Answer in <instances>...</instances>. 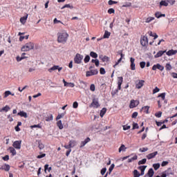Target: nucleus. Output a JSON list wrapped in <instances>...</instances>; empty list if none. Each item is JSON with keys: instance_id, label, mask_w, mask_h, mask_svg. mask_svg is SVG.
<instances>
[{"instance_id": "393cba45", "label": "nucleus", "mask_w": 177, "mask_h": 177, "mask_svg": "<svg viewBox=\"0 0 177 177\" xmlns=\"http://www.w3.org/2000/svg\"><path fill=\"white\" fill-rule=\"evenodd\" d=\"M107 111V109L106 108H102V109L100 111V115L101 118H103L104 116V114H106Z\"/></svg>"}, {"instance_id": "de8ad7c7", "label": "nucleus", "mask_w": 177, "mask_h": 177, "mask_svg": "<svg viewBox=\"0 0 177 177\" xmlns=\"http://www.w3.org/2000/svg\"><path fill=\"white\" fill-rule=\"evenodd\" d=\"M89 60H91V57L89 55H86L84 59V63H89Z\"/></svg>"}, {"instance_id": "603ef678", "label": "nucleus", "mask_w": 177, "mask_h": 177, "mask_svg": "<svg viewBox=\"0 0 177 177\" xmlns=\"http://www.w3.org/2000/svg\"><path fill=\"white\" fill-rule=\"evenodd\" d=\"M153 20H154V17H149L147 18L145 23H150L151 21H153Z\"/></svg>"}, {"instance_id": "9d476101", "label": "nucleus", "mask_w": 177, "mask_h": 177, "mask_svg": "<svg viewBox=\"0 0 177 177\" xmlns=\"http://www.w3.org/2000/svg\"><path fill=\"white\" fill-rule=\"evenodd\" d=\"M138 105H139V101L131 100L129 107L130 109H133L134 107H136V106H138Z\"/></svg>"}, {"instance_id": "aec40b11", "label": "nucleus", "mask_w": 177, "mask_h": 177, "mask_svg": "<svg viewBox=\"0 0 177 177\" xmlns=\"http://www.w3.org/2000/svg\"><path fill=\"white\" fill-rule=\"evenodd\" d=\"M9 110H10V106L6 105L4 107H3L1 109H0V113H2L3 111H5V113H8Z\"/></svg>"}, {"instance_id": "f3484780", "label": "nucleus", "mask_w": 177, "mask_h": 177, "mask_svg": "<svg viewBox=\"0 0 177 177\" xmlns=\"http://www.w3.org/2000/svg\"><path fill=\"white\" fill-rule=\"evenodd\" d=\"M0 169L6 171L8 172L10 170V166L9 165L5 164L0 167Z\"/></svg>"}, {"instance_id": "37998d69", "label": "nucleus", "mask_w": 177, "mask_h": 177, "mask_svg": "<svg viewBox=\"0 0 177 177\" xmlns=\"http://www.w3.org/2000/svg\"><path fill=\"white\" fill-rule=\"evenodd\" d=\"M17 62H21V60H24V59H27V57H20V56H17L16 57Z\"/></svg>"}, {"instance_id": "c756f323", "label": "nucleus", "mask_w": 177, "mask_h": 177, "mask_svg": "<svg viewBox=\"0 0 177 177\" xmlns=\"http://www.w3.org/2000/svg\"><path fill=\"white\" fill-rule=\"evenodd\" d=\"M166 176L167 175H174V172H172V169L171 168H169L167 169V170L165 171Z\"/></svg>"}, {"instance_id": "6e6d98bb", "label": "nucleus", "mask_w": 177, "mask_h": 177, "mask_svg": "<svg viewBox=\"0 0 177 177\" xmlns=\"http://www.w3.org/2000/svg\"><path fill=\"white\" fill-rule=\"evenodd\" d=\"M96 89V86H95V84H92L90 86V90L91 91V92H95Z\"/></svg>"}, {"instance_id": "4be33fe9", "label": "nucleus", "mask_w": 177, "mask_h": 177, "mask_svg": "<svg viewBox=\"0 0 177 177\" xmlns=\"http://www.w3.org/2000/svg\"><path fill=\"white\" fill-rule=\"evenodd\" d=\"M159 6L160 8H162V6H168V1L165 0L160 1Z\"/></svg>"}, {"instance_id": "2f4dec72", "label": "nucleus", "mask_w": 177, "mask_h": 177, "mask_svg": "<svg viewBox=\"0 0 177 177\" xmlns=\"http://www.w3.org/2000/svg\"><path fill=\"white\" fill-rule=\"evenodd\" d=\"M136 160H138V156L135 155L133 158H129L127 162H132V161H135Z\"/></svg>"}, {"instance_id": "72a5a7b5", "label": "nucleus", "mask_w": 177, "mask_h": 177, "mask_svg": "<svg viewBox=\"0 0 177 177\" xmlns=\"http://www.w3.org/2000/svg\"><path fill=\"white\" fill-rule=\"evenodd\" d=\"M27 17H28V15L25 17H21L20 22L22 23V24H24V23H26V20H27Z\"/></svg>"}, {"instance_id": "dca6fc26", "label": "nucleus", "mask_w": 177, "mask_h": 177, "mask_svg": "<svg viewBox=\"0 0 177 177\" xmlns=\"http://www.w3.org/2000/svg\"><path fill=\"white\" fill-rule=\"evenodd\" d=\"M167 50H159L156 55H154L155 59H157L158 57H161L164 55V53H166Z\"/></svg>"}, {"instance_id": "7ed1b4c3", "label": "nucleus", "mask_w": 177, "mask_h": 177, "mask_svg": "<svg viewBox=\"0 0 177 177\" xmlns=\"http://www.w3.org/2000/svg\"><path fill=\"white\" fill-rule=\"evenodd\" d=\"M89 107H93L94 109H99L100 104H99V98H93Z\"/></svg>"}, {"instance_id": "6e6552de", "label": "nucleus", "mask_w": 177, "mask_h": 177, "mask_svg": "<svg viewBox=\"0 0 177 177\" xmlns=\"http://www.w3.org/2000/svg\"><path fill=\"white\" fill-rule=\"evenodd\" d=\"M160 70V71H164V66L160 64H157L153 66L152 67V70L153 71H156V70Z\"/></svg>"}, {"instance_id": "ddd939ff", "label": "nucleus", "mask_w": 177, "mask_h": 177, "mask_svg": "<svg viewBox=\"0 0 177 177\" xmlns=\"http://www.w3.org/2000/svg\"><path fill=\"white\" fill-rule=\"evenodd\" d=\"M44 120L47 122H49V121H53V115L52 113L47 114V115L44 118Z\"/></svg>"}, {"instance_id": "ea45409f", "label": "nucleus", "mask_w": 177, "mask_h": 177, "mask_svg": "<svg viewBox=\"0 0 177 177\" xmlns=\"http://www.w3.org/2000/svg\"><path fill=\"white\" fill-rule=\"evenodd\" d=\"M57 126L58 127L59 129H63V124L62 123V120H59L57 122Z\"/></svg>"}, {"instance_id": "bb28decb", "label": "nucleus", "mask_w": 177, "mask_h": 177, "mask_svg": "<svg viewBox=\"0 0 177 177\" xmlns=\"http://www.w3.org/2000/svg\"><path fill=\"white\" fill-rule=\"evenodd\" d=\"M59 68V65H54L53 67L48 69L49 73H52V71H55Z\"/></svg>"}, {"instance_id": "0eeeda50", "label": "nucleus", "mask_w": 177, "mask_h": 177, "mask_svg": "<svg viewBox=\"0 0 177 177\" xmlns=\"http://www.w3.org/2000/svg\"><path fill=\"white\" fill-rule=\"evenodd\" d=\"M12 146L15 149L20 150L21 149V140H17L14 142Z\"/></svg>"}, {"instance_id": "a19ab883", "label": "nucleus", "mask_w": 177, "mask_h": 177, "mask_svg": "<svg viewBox=\"0 0 177 177\" xmlns=\"http://www.w3.org/2000/svg\"><path fill=\"white\" fill-rule=\"evenodd\" d=\"M66 8H69V9H74V7L70 4H65L61 9H66Z\"/></svg>"}, {"instance_id": "0e129e2a", "label": "nucleus", "mask_w": 177, "mask_h": 177, "mask_svg": "<svg viewBox=\"0 0 177 177\" xmlns=\"http://www.w3.org/2000/svg\"><path fill=\"white\" fill-rule=\"evenodd\" d=\"M147 150H149V148H147V147H143V148L140 149V151L141 153H145V151H147Z\"/></svg>"}, {"instance_id": "412c9836", "label": "nucleus", "mask_w": 177, "mask_h": 177, "mask_svg": "<svg viewBox=\"0 0 177 177\" xmlns=\"http://www.w3.org/2000/svg\"><path fill=\"white\" fill-rule=\"evenodd\" d=\"M148 34L149 37H153V39H157V38H158V35H157V33H153L152 31H149Z\"/></svg>"}, {"instance_id": "c03bdc74", "label": "nucleus", "mask_w": 177, "mask_h": 177, "mask_svg": "<svg viewBox=\"0 0 177 177\" xmlns=\"http://www.w3.org/2000/svg\"><path fill=\"white\" fill-rule=\"evenodd\" d=\"M91 63H95V65L96 67H99V59H92Z\"/></svg>"}, {"instance_id": "5fc2aeb1", "label": "nucleus", "mask_w": 177, "mask_h": 177, "mask_svg": "<svg viewBox=\"0 0 177 177\" xmlns=\"http://www.w3.org/2000/svg\"><path fill=\"white\" fill-rule=\"evenodd\" d=\"M133 129H139V124H138V123H133V128L132 130Z\"/></svg>"}, {"instance_id": "79ce46f5", "label": "nucleus", "mask_w": 177, "mask_h": 177, "mask_svg": "<svg viewBox=\"0 0 177 177\" xmlns=\"http://www.w3.org/2000/svg\"><path fill=\"white\" fill-rule=\"evenodd\" d=\"M160 167V163H155L153 165V168L155 169V171H157Z\"/></svg>"}, {"instance_id": "f8f14e48", "label": "nucleus", "mask_w": 177, "mask_h": 177, "mask_svg": "<svg viewBox=\"0 0 177 177\" xmlns=\"http://www.w3.org/2000/svg\"><path fill=\"white\" fill-rule=\"evenodd\" d=\"M91 142V138L89 137H87L84 141H82L80 143V149H82L86 145L87 143H89Z\"/></svg>"}, {"instance_id": "864d4df0", "label": "nucleus", "mask_w": 177, "mask_h": 177, "mask_svg": "<svg viewBox=\"0 0 177 177\" xmlns=\"http://www.w3.org/2000/svg\"><path fill=\"white\" fill-rule=\"evenodd\" d=\"M116 3H118V1H113V0H109L108 1V5H114V4H116Z\"/></svg>"}, {"instance_id": "49530a36", "label": "nucleus", "mask_w": 177, "mask_h": 177, "mask_svg": "<svg viewBox=\"0 0 177 177\" xmlns=\"http://www.w3.org/2000/svg\"><path fill=\"white\" fill-rule=\"evenodd\" d=\"M9 95H12V92H10V91H6L4 93V99H6V97H8V96H9Z\"/></svg>"}, {"instance_id": "bf43d9fd", "label": "nucleus", "mask_w": 177, "mask_h": 177, "mask_svg": "<svg viewBox=\"0 0 177 177\" xmlns=\"http://www.w3.org/2000/svg\"><path fill=\"white\" fill-rule=\"evenodd\" d=\"M140 66L141 68H145V67H146V62H140Z\"/></svg>"}, {"instance_id": "774afa93", "label": "nucleus", "mask_w": 177, "mask_h": 177, "mask_svg": "<svg viewBox=\"0 0 177 177\" xmlns=\"http://www.w3.org/2000/svg\"><path fill=\"white\" fill-rule=\"evenodd\" d=\"M109 60H110V58L106 55L102 59V62H109Z\"/></svg>"}, {"instance_id": "a211bd4d", "label": "nucleus", "mask_w": 177, "mask_h": 177, "mask_svg": "<svg viewBox=\"0 0 177 177\" xmlns=\"http://www.w3.org/2000/svg\"><path fill=\"white\" fill-rule=\"evenodd\" d=\"M17 115H19L20 117H24V118H28V115H27V113L24 112V111H21L17 113Z\"/></svg>"}, {"instance_id": "5701e85b", "label": "nucleus", "mask_w": 177, "mask_h": 177, "mask_svg": "<svg viewBox=\"0 0 177 177\" xmlns=\"http://www.w3.org/2000/svg\"><path fill=\"white\" fill-rule=\"evenodd\" d=\"M147 174L149 177H153L154 176V170L153 168L149 169Z\"/></svg>"}, {"instance_id": "2eb2a0df", "label": "nucleus", "mask_w": 177, "mask_h": 177, "mask_svg": "<svg viewBox=\"0 0 177 177\" xmlns=\"http://www.w3.org/2000/svg\"><path fill=\"white\" fill-rule=\"evenodd\" d=\"M143 85H145V80H139V82L136 84V88L140 89Z\"/></svg>"}, {"instance_id": "39448f33", "label": "nucleus", "mask_w": 177, "mask_h": 177, "mask_svg": "<svg viewBox=\"0 0 177 177\" xmlns=\"http://www.w3.org/2000/svg\"><path fill=\"white\" fill-rule=\"evenodd\" d=\"M97 74H99V71H97V69L91 70L86 71V77H92V75H97Z\"/></svg>"}, {"instance_id": "1a4fd4ad", "label": "nucleus", "mask_w": 177, "mask_h": 177, "mask_svg": "<svg viewBox=\"0 0 177 177\" xmlns=\"http://www.w3.org/2000/svg\"><path fill=\"white\" fill-rule=\"evenodd\" d=\"M130 63H131V65H130L131 70H132L133 71L136 70V65L135 64V58L131 57Z\"/></svg>"}, {"instance_id": "c9c22d12", "label": "nucleus", "mask_w": 177, "mask_h": 177, "mask_svg": "<svg viewBox=\"0 0 177 177\" xmlns=\"http://www.w3.org/2000/svg\"><path fill=\"white\" fill-rule=\"evenodd\" d=\"M133 177H140V173L136 169H135L133 171Z\"/></svg>"}, {"instance_id": "a878e982", "label": "nucleus", "mask_w": 177, "mask_h": 177, "mask_svg": "<svg viewBox=\"0 0 177 177\" xmlns=\"http://www.w3.org/2000/svg\"><path fill=\"white\" fill-rule=\"evenodd\" d=\"M10 152L12 153V156H16L17 153L16 152V149L13 148V147H9Z\"/></svg>"}, {"instance_id": "c85d7f7f", "label": "nucleus", "mask_w": 177, "mask_h": 177, "mask_svg": "<svg viewBox=\"0 0 177 177\" xmlns=\"http://www.w3.org/2000/svg\"><path fill=\"white\" fill-rule=\"evenodd\" d=\"M110 35H111V32L105 30V32L104 34L103 38L106 39V38H109L110 37Z\"/></svg>"}, {"instance_id": "4d7b16f0", "label": "nucleus", "mask_w": 177, "mask_h": 177, "mask_svg": "<svg viewBox=\"0 0 177 177\" xmlns=\"http://www.w3.org/2000/svg\"><path fill=\"white\" fill-rule=\"evenodd\" d=\"M100 73L102 75H104V74H106V70L104 69V68H100Z\"/></svg>"}, {"instance_id": "e433bc0d", "label": "nucleus", "mask_w": 177, "mask_h": 177, "mask_svg": "<svg viewBox=\"0 0 177 177\" xmlns=\"http://www.w3.org/2000/svg\"><path fill=\"white\" fill-rule=\"evenodd\" d=\"M147 161V159L143 158L142 160H141L138 162V165H143L146 164Z\"/></svg>"}, {"instance_id": "f704fd0d", "label": "nucleus", "mask_w": 177, "mask_h": 177, "mask_svg": "<svg viewBox=\"0 0 177 177\" xmlns=\"http://www.w3.org/2000/svg\"><path fill=\"white\" fill-rule=\"evenodd\" d=\"M38 147L39 149V150H42L45 148V145L41 142V141H39L38 142Z\"/></svg>"}, {"instance_id": "473e14b6", "label": "nucleus", "mask_w": 177, "mask_h": 177, "mask_svg": "<svg viewBox=\"0 0 177 177\" xmlns=\"http://www.w3.org/2000/svg\"><path fill=\"white\" fill-rule=\"evenodd\" d=\"M75 145H77V142H75V140H72L69 141V146L71 147H74L75 146Z\"/></svg>"}, {"instance_id": "e2e57ef3", "label": "nucleus", "mask_w": 177, "mask_h": 177, "mask_svg": "<svg viewBox=\"0 0 177 177\" xmlns=\"http://www.w3.org/2000/svg\"><path fill=\"white\" fill-rule=\"evenodd\" d=\"M128 129H131V127L128 124L123 126V130L124 131H128Z\"/></svg>"}, {"instance_id": "7c9ffc66", "label": "nucleus", "mask_w": 177, "mask_h": 177, "mask_svg": "<svg viewBox=\"0 0 177 177\" xmlns=\"http://www.w3.org/2000/svg\"><path fill=\"white\" fill-rule=\"evenodd\" d=\"M165 68H166L167 71H171V70H172V66H171V64L167 63L165 65Z\"/></svg>"}, {"instance_id": "423d86ee", "label": "nucleus", "mask_w": 177, "mask_h": 177, "mask_svg": "<svg viewBox=\"0 0 177 177\" xmlns=\"http://www.w3.org/2000/svg\"><path fill=\"white\" fill-rule=\"evenodd\" d=\"M140 44L142 46H146L147 44H149V39L147 38V36H143L140 39Z\"/></svg>"}, {"instance_id": "4468645a", "label": "nucleus", "mask_w": 177, "mask_h": 177, "mask_svg": "<svg viewBox=\"0 0 177 177\" xmlns=\"http://www.w3.org/2000/svg\"><path fill=\"white\" fill-rule=\"evenodd\" d=\"M157 154H158V151H155V152H153L151 153H149L147 156V158L148 160H151V158H154V157H156L157 156Z\"/></svg>"}, {"instance_id": "b1692460", "label": "nucleus", "mask_w": 177, "mask_h": 177, "mask_svg": "<svg viewBox=\"0 0 177 177\" xmlns=\"http://www.w3.org/2000/svg\"><path fill=\"white\" fill-rule=\"evenodd\" d=\"M46 171L50 172L52 171V167H49V165L46 164L44 165V172L46 174Z\"/></svg>"}, {"instance_id": "6ab92c4d", "label": "nucleus", "mask_w": 177, "mask_h": 177, "mask_svg": "<svg viewBox=\"0 0 177 177\" xmlns=\"http://www.w3.org/2000/svg\"><path fill=\"white\" fill-rule=\"evenodd\" d=\"M177 50H169L168 52H166V55L167 56H172L174 55H176Z\"/></svg>"}, {"instance_id": "20e7f679", "label": "nucleus", "mask_w": 177, "mask_h": 177, "mask_svg": "<svg viewBox=\"0 0 177 177\" xmlns=\"http://www.w3.org/2000/svg\"><path fill=\"white\" fill-rule=\"evenodd\" d=\"M82 59H84V56L77 53L74 58V62L76 64H81L82 63Z\"/></svg>"}, {"instance_id": "f03ea898", "label": "nucleus", "mask_w": 177, "mask_h": 177, "mask_svg": "<svg viewBox=\"0 0 177 177\" xmlns=\"http://www.w3.org/2000/svg\"><path fill=\"white\" fill-rule=\"evenodd\" d=\"M34 49V43L30 41L26 43L21 49V52H28Z\"/></svg>"}, {"instance_id": "09e8293b", "label": "nucleus", "mask_w": 177, "mask_h": 177, "mask_svg": "<svg viewBox=\"0 0 177 177\" xmlns=\"http://www.w3.org/2000/svg\"><path fill=\"white\" fill-rule=\"evenodd\" d=\"M165 93H162L158 95V97H161L162 100H165Z\"/></svg>"}, {"instance_id": "680f3d73", "label": "nucleus", "mask_w": 177, "mask_h": 177, "mask_svg": "<svg viewBox=\"0 0 177 177\" xmlns=\"http://www.w3.org/2000/svg\"><path fill=\"white\" fill-rule=\"evenodd\" d=\"M155 17L157 18V19H160L161 17V12H156L155 13Z\"/></svg>"}, {"instance_id": "f257e3e1", "label": "nucleus", "mask_w": 177, "mask_h": 177, "mask_svg": "<svg viewBox=\"0 0 177 177\" xmlns=\"http://www.w3.org/2000/svg\"><path fill=\"white\" fill-rule=\"evenodd\" d=\"M68 39V33L65 30H62L57 33V41L59 44H66Z\"/></svg>"}, {"instance_id": "8fccbe9b", "label": "nucleus", "mask_w": 177, "mask_h": 177, "mask_svg": "<svg viewBox=\"0 0 177 177\" xmlns=\"http://www.w3.org/2000/svg\"><path fill=\"white\" fill-rule=\"evenodd\" d=\"M125 145H122L119 148V153H121L122 151H125Z\"/></svg>"}, {"instance_id": "58836bf2", "label": "nucleus", "mask_w": 177, "mask_h": 177, "mask_svg": "<svg viewBox=\"0 0 177 177\" xmlns=\"http://www.w3.org/2000/svg\"><path fill=\"white\" fill-rule=\"evenodd\" d=\"M64 115H66V112L59 114L56 118V120L58 121V120H60V118H63Z\"/></svg>"}, {"instance_id": "a18cd8bd", "label": "nucleus", "mask_w": 177, "mask_h": 177, "mask_svg": "<svg viewBox=\"0 0 177 177\" xmlns=\"http://www.w3.org/2000/svg\"><path fill=\"white\" fill-rule=\"evenodd\" d=\"M118 78V85H122V82L124 81V79L122 78V77H119Z\"/></svg>"}, {"instance_id": "69168bd1", "label": "nucleus", "mask_w": 177, "mask_h": 177, "mask_svg": "<svg viewBox=\"0 0 177 177\" xmlns=\"http://www.w3.org/2000/svg\"><path fill=\"white\" fill-rule=\"evenodd\" d=\"M118 55H120V57H124V56H125V55H124L122 53V50H120L117 52Z\"/></svg>"}, {"instance_id": "052dcab7", "label": "nucleus", "mask_w": 177, "mask_h": 177, "mask_svg": "<svg viewBox=\"0 0 177 177\" xmlns=\"http://www.w3.org/2000/svg\"><path fill=\"white\" fill-rule=\"evenodd\" d=\"M108 13L109 15H112V13H115V10H114V8H109L108 10Z\"/></svg>"}, {"instance_id": "13d9d810", "label": "nucleus", "mask_w": 177, "mask_h": 177, "mask_svg": "<svg viewBox=\"0 0 177 177\" xmlns=\"http://www.w3.org/2000/svg\"><path fill=\"white\" fill-rule=\"evenodd\" d=\"M46 153H42L41 152H40V155H38L37 156V158H44V157H46Z\"/></svg>"}, {"instance_id": "3c124183", "label": "nucleus", "mask_w": 177, "mask_h": 177, "mask_svg": "<svg viewBox=\"0 0 177 177\" xmlns=\"http://www.w3.org/2000/svg\"><path fill=\"white\" fill-rule=\"evenodd\" d=\"M115 167V165L114 164H112L109 169V175L111 174V172H113V169H114V167Z\"/></svg>"}, {"instance_id": "338daca9", "label": "nucleus", "mask_w": 177, "mask_h": 177, "mask_svg": "<svg viewBox=\"0 0 177 177\" xmlns=\"http://www.w3.org/2000/svg\"><path fill=\"white\" fill-rule=\"evenodd\" d=\"M107 171V169L106 167H104L101 169V175H104L106 174V171Z\"/></svg>"}, {"instance_id": "cd10ccee", "label": "nucleus", "mask_w": 177, "mask_h": 177, "mask_svg": "<svg viewBox=\"0 0 177 177\" xmlns=\"http://www.w3.org/2000/svg\"><path fill=\"white\" fill-rule=\"evenodd\" d=\"M90 56H91V57H93V59H97V53H96L93 51L90 52Z\"/></svg>"}, {"instance_id": "4c0bfd02", "label": "nucleus", "mask_w": 177, "mask_h": 177, "mask_svg": "<svg viewBox=\"0 0 177 177\" xmlns=\"http://www.w3.org/2000/svg\"><path fill=\"white\" fill-rule=\"evenodd\" d=\"M149 109H150V106H143L142 108V110H144V112L146 113L147 114H149Z\"/></svg>"}, {"instance_id": "9b49d317", "label": "nucleus", "mask_w": 177, "mask_h": 177, "mask_svg": "<svg viewBox=\"0 0 177 177\" xmlns=\"http://www.w3.org/2000/svg\"><path fill=\"white\" fill-rule=\"evenodd\" d=\"M146 168H147V166L146 165H142L138 167V169H140V171H141L140 176H143V175H145V171H146Z\"/></svg>"}]
</instances>
